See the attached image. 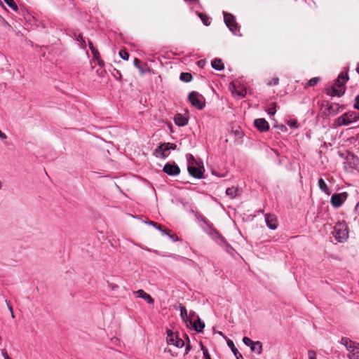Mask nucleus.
<instances>
[{
	"mask_svg": "<svg viewBox=\"0 0 359 359\" xmlns=\"http://www.w3.org/2000/svg\"><path fill=\"white\" fill-rule=\"evenodd\" d=\"M198 219H201L202 222H203L205 224H208V221L207 220V219H206L205 217H203V215H200L198 217Z\"/></svg>",
	"mask_w": 359,
	"mask_h": 359,
	"instance_id": "47",
	"label": "nucleus"
},
{
	"mask_svg": "<svg viewBox=\"0 0 359 359\" xmlns=\"http://www.w3.org/2000/svg\"><path fill=\"white\" fill-rule=\"evenodd\" d=\"M98 60V65L100 66V67H103L104 65V62L101 60Z\"/></svg>",
	"mask_w": 359,
	"mask_h": 359,
	"instance_id": "50",
	"label": "nucleus"
},
{
	"mask_svg": "<svg viewBox=\"0 0 359 359\" xmlns=\"http://www.w3.org/2000/svg\"><path fill=\"white\" fill-rule=\"evenodd\" d=\"M348 80L347 72H341L332 86L327 87L325 92L331 97H341L346 92L345 84Z\"/></svg>",
	"mask_w": 359,
	"mask_h": 359,
	"instance_id": "1",
	"label": "nucleus"
},
{
	"mask_svg": "<svg viewBox=\"0 0 359 359\" xmlns=\"http://www.w3.org/2000/svg\"><path fill=\"white\" fill-rule=\"evenodd\" d=\"M356 72L359 74V63L357 64Z\"/></svg>",
	"mask_w": 359,
	"mask_h": 359,
	"instance_id": "58",
	"label": "nucleus"
},
{
	"mask_svg": "<svg viewBox=\"0 0 359 359\" xmlns=\"http://www.w3.org/2000/svg\"><path fill=\"white\" fill-rule=\"evenodd\" d=\"M204 327H205L204 322H203L201 320V318L198 316L197 320L193 324L194 330L196 332L200 333V332H203Z\"/></svg>",
	"mask_w": 359,
	"mask_h": 359,
	"instance_id": "19",
	"label": "nucleus"
},
{
	"mask_svg": "<svg viewBox=\"0 0 359 359\" xmlns=\"http://www.w3.org/2000/svg\"><path fill=\"white\" fill-rule=\"evenodd\" d=\"M279 83V79L276 77L273 78L269 83H268L269 86H276Z\"/></svg>",
	"mask_w": 359,
	"mask_h": 359,
	"instance_id": "42",
	"label": "nucleus"
},
{
	"mask_svg": "<svg viewBox=\"0 0 359 359\" xmlns=\"http://www.w3.org/2000/svg\"><path fill=\"white\" fill-rule=\"evenodd\" d=\"M359 120V114L356 111H348L334 121L333 125L335 127L348 126Z\"/></svg>",
	"mask_w": 359,
	"mask_h": 359,
	"instance_id": "2",
	"label": "nucleus"
},
{
	"mask_svg": "<svg viewBox=\"0 0 359 359\" xmlns=\"http://www.w3.org/2000/svg\"><path fill=\"white\" fill-rule=\"evenodd\" d=\"M238 95L240 96V97H244L245 95V93L241 92V93H238Z\"/></svg>",
	"mask_w": 359,
	"mask_h": 359,
	"instance_id": "54",
	"label": "nucleus"
},
{
	"mask_svg": "<svg viewBox=\"0 0 359 359\" xmlns=\"http://www.w3.org/2000/svg\"><path fill=\"white\" fill-rule=\"evenodd\" d=\"M146 224H148L149 225H151L153 226L154 227H155L156 229H157L158 230H161L162 229V226L161 224H158V223L156 222H154L153 221H149V222H146Z\"/></svg>",
	"mask_w": 359,
	"mask_h": 359,
	"instance_id": "38",
	"label": "nucleus"
},
{
	"mask_svg": "<svg viewBox=\"0 0 359 359\" xmlns=\"http://www.w3.org/2000/svg\"><path fill=\"white\" fill-rule=\"evenodd\" d=\"M198 17L201 18V20H202L203 23L205 26L210 25V24L211 22V20H210V18L208 16H207L205 14L199 13H198Z\"/></svg>",
	"mask_w": 359,
	"mask_h": 359,
	"instance_id": "28",
	"label": "nucleus"
},
{
	"mask_svg": "<svg viewBox=\"0 0 359 359\" xmlns=\"http://www.w3.org/2000/svg\"><path fill=\"white\" fill-rule=\"evenodd\" d=\"M254 126L261 133H264L269 130V124L264 118H256L254 121Z\"/></svg>",
	"mask_w": 359,
	"mask_h": 359,
	"instance_id": "12",
	"label": "nucleus"
},
{
	"mask_svg": "<svg viewBox=\"0 0 359 359\" xmlns=\"http://www.w3.org/2000/svg\"><path fill=\"white\" fill-rule=\"evenodd\" d=\"M74 39L78 41L81 48L85 49L86 48V42L81 33L74 32Z\"/></svg>",
	"mask_w": 359,
	"mask_h": 359,
	"instance_id": "20",
	"label": "nucleus"
},
{
	"mask_svg": "<svg viewBox=\"0 0 359 359\" xmlns=\"http://www.w3.org/2000/svg\"><path fill=\"white\" fill-rule=\"evenodd\" d=\"M343 107H341L339 104L332 103L327 106V109L329 111L330 115L334 116L343 110Z\"/></svg>",
	"mask_w": 359,
	"mask_h": 359,
	"instance_id": "18",
	"label": "nucleus"
},
{
	"mask_svg": "<svg viewBox=\"0 0 359 359\" xmlns=\"http://www.w3.org/2000/svg\"><path fill=\"white\" fill-rule=\"evenodd\" d=\"M308 356H309V359H317L316 358V353L313 350H309L308 351Z\"/></svg>",
	"mask_w": 359,
	"mask_h": 359,
	"instance_id": "40",
	"label": "nucleus"
},
{
	"mask_svg": "<svg viewBox=\"0 0 359 359\" xmlns=\"http://www.w3.org/2000/svg\"><path fill=\"white\" fill-rule=\"evenodd\" d=\"M1 187H2V183H1V182L0 181V189H1Z\"/></svg>",
	"mask_w": 359,
	"mask_h": 359,
	"instance_id": "62",
	"label": "nucleus"
},
{
	"mask_svg": "<svg viewBox=\"0 0 359 359\" xmlns=\"http://www.w3.org/2000/svg\"><path fill=\"white\" fill-rule=\"evenodd\" d=\"M226 342H227L228 346L231 348L233 355H237V354L238 353V350L235 346L233 341L231 339H227Z\"/></svg>",
	"mask_w": 359,
	"mask_h": 359,
	"instance_id": "30",
	"label": "nucleus"
},
{
	"mask_svg": "<svg viewBox=\"0 0 359 359\" xmlns=\"http://www.w3.org/2000/svg\"><path fill=\"white\" fill-rule=\"evenodd\" d=\"M318 182L319 189L323 192L326 194L327 195H330V191L329 190V188H328L326 182L324 181V180L323 178H319Z\"/></svg>",
	"mask_w": 359,
	"mask_h": 359,
	"instance_id": "22",
	"label": "nucleus"
},
{
	"mask_svg": "<svg viewBox=\"0 0 359 359\" xmlns=\"http://www.w3.org/2000/svg\"><path fill=\"white\" fill-rule=\"evenodd\" d=\"M212 67L217 71H222L224 69V65L222 63V61L219 58H215L212 61L211 63Z\"/></svg>",
	"mask_w": 359,
	"mask_h": 359,
	"instance_id": "21",
	"label": "nucleus"
},
{
	"mask_svg": "<svg viewBox=\"0 0 359 359\" xmlns=\"http://www.w3.org/2000/svg\"><path fill=\"white\" fill-rule=\"evenodd\" d=\"M159 231L162 233L163 235H166V236H168L170 232V230L163 229V226H162L161 230H159Z\"/></svg>",
	"mask_w": 359,
	"mask_h": 359,
	"instance_id": "46",
	"label": "nucleus"
},
{
	"mask_svg": "<svg viewBox=\"0 0 359 359\" xmlns=\"http://www.w3.org/2000/svg\"><path fill=\"white\" fill-rule=\"evenodd\" d=\"M348 193L346 191L334 194L331 196L330 203L334 208H339L348 198Z\"/></svg>",
	"mask_w": 359,
	"mask_h": 359,
	"instance_id": "6",
	"label": "nucleus"
},
{
	"mask_svg": "<svg viewBox=\"0 0 359 359\" xmlns=\"http://www.w3.org/2000/svg\"><path fill=\"white\" fill-rule=\"evenodd\" d=\"M163 171L168 175L177 176L180 173V168L175 163H167L163 166Z\"/></svg>",
	"mask_w": 359,
	"mask_h": 359,
	"instance_id": "9",
	"label": "nucleus"
},
{
	"mask_svg": "<svg viewBox=\"0 0 359 359\" xmlns=\"http://www.w3.org/2000/svg\"><path fill=\"white\" fill-rule=\"evenodd\" d=\"M134 66L139 69L141 74L144 73V70L142 67L140 65V60L137 58H135L133 60Z\"/></svg>",
	"mask_w": 359,
	"mask_h": 359,
	"instance_id": "34",
	"label": "nucleus"
},
{
	"mask_svg": "<svg viewBox=\"0 0 359 359\" xmlns=\"http://www.w3.org/2000/svg\"><path fill=\"white\" fill-rule=\"evenodd\" d=\"M275 128H277L280 132L285 133L287 131V128L285 126L280 124V125H276L274 126Z\"/></svg>",
	"mask_w": 359,
	"mask_h": 359,
	"instance_id": "41",
	"label": "nucleus"
},
{
	"mask_svg": "<svg viewBox=\"0 0 359 359\" xmlns=\"http://www.w3.org/2000/svg\"><path fill=\"white\" fill-rule=\"evenodd\" d=\"M201 349L203 351V355L205 357V359H212L210 358V354L208 353V349L203 344L201 345Z\"/></svg>",
	"mask_w": 359,
	"mask_h": 359,
	"instance_id": "37",
	"label": "nucleus"
},
{
	"mask_svg": "<svg viewBox=\"0 0 359 359\" xmlns=\"http://www.w3.org/2000/svg\"><path fill=\"white\" fill-rule=\"evenodd\" d=\"M276 102L271 103L269 107L266 109L267 113L270 115H274L276 112Z\"/></svg>",
	"mask_w": 359,
	"mask_h": 359,
	"instance_id": "32",
	"label": "nucleus"
},
{
	"mask_svg": "<svg viewBox=\"0 0 359 359\" xmlns=\"http://www.w3.org/2000/svg\"><path fill=\"white\" fill-rule=\"evenodd\" d=\"M219 244L223 245V247L224 248V250L230 253L231 251L233 250L232 247L226 241L225 238L221 236V235H219Z\"/></svg>",
	"mask_w": 359,
	"mask_h": 359,
	"instance_id": "23",
	"label": "nucleus"
},
{
	"mask_svg": "<svg viewBox=\"0 0 359 359\" xmlns=\"http://www.w3.org/2000/svg\"><path fill=\"white\" fill-rule=\"evenodd\" d=\"M8 309L9 310V311H10V312L13 311L12 306H9V307L8 308Z\"/></svg>",
	"mask_w": 359,
	"mask_h": 359,
	"instance_id": "59",
	"label": "nucleus"
},
{
	"mask_svg": "<svg viewBox=\"0 0 359 359\" xmlns=\"http://www.w3.org/2000/svg\"><path fill=\"white\" fill-rule=\"evenodd\" d=\"M165 147H168L170 150H175L177 148V145L175 143L167 142Z\"/></svg>",
	"mask_w": 359,
	"mask_h": 359,
	"instance_id": "44",
	"label": "nucleus"
},
{
	"mask_svg": "<svg viewBox=\"0 0 359 359\" xmlns=\"http://www.w3.org/2000/svg\"><path fill=\"white\" fill-rule=\"evenodd\" d=\"M217 333L219 335L222 336L224 338H225V339L226 338V337L223 334V332H221V331H218Z\"/></svg>",
	"mask_w": 359,
	"mask_h": 359,
	"instance_id": "53",
	"label": "nucleus"
},
{
	"mask_svg": "<svg viewBox=\"0 0 359 359\" xmlns=\"http://www.w3.org/2000/svg\"><path fill=\"white\" fill-rule=\"evenodd\" d=\"M341 342H342V344H343L344 345V344H346V341H343L342 339H341Z\"/></svg>",
	"mask_w": 359,
	"mask_h": 359,
	"instance_id": "63",
	"label": "nucleus"
},
{
	"mask_svg": "<svg viewBox=\"0 0 359 359\" xmlns=\"http://www.w3.org/2000/svg\"><path fill=\"white\" fill-rule=\"evenodd\" d=\"M353 108L355 109L359 110V94L356 95L354 99Z\"/></svg>",
	"mask_w": 359,
	"mask_h": 359,
	"instance_id": "39",
	"label": "nucleus"
},
{
	"mask_svg": "<svg viewBox=\"0 0 359 359\" xmlns=\"http://www.w3.org/2000/svg\"><path fill=\"white\" fill-rule=\"evenodd\" d=\"M244 344L250 346L252 351H257L258 354H261L262 352V344L259 341H253L248 337H244L243 339Z\"/></svg>",
	"mask_w": 359,
	"mask_h": 359,
	"instance_id": "8",
	"label": "nucleus"
},
{
	"mask_svg": "<svg viewBox=\"0 0 359 359\" xmlns=\"http://www.w3.org/2000/svg\"><path fill=\"white\" fill-rule=\"evenodd\" d=\"M236 357V359H243V355L238 352L237 355H235Z\"/></svg>",
	"mask_w": 359,
	"mask_h": 359,
	"instance_id": "52",
	"label": "nucleus"
},
{
	"mask_svg": "<svg viewBox=\"0 0 359 359\" xmlns=\"http://www.w3.org/2000/svg\"><path fill=\"white\" fill-rule=\"evenodd\" d=\"M265 222L266 226L271 230L277 229V219L274 215L266 214L265 215Z\"/></svg>",
	"mask_w": 359,
	"mask_h": 359,
	"instance_id": "14",
	"label": "nucleus"
},
{
	"mask_svg": "<svg viewBox=\"0 0 359 359\" xmlns=\"http://www.w3.org/2000/svg\"><path fill=\"white\" fill-rule=\"evenodd\" d=\"M117 76H119V78H118V79H119V80H120V79H121V77H122V75H121V72H120L119 71H118V70H117Z\"/></svg>",
	"mask_w": 359,
	"mask_h": 359,
	"instance_id": "56",
	"label": "nucleus"
},
{
	"mask_svg": "<svg viewBox=\"0 0 359 359\" xmlns=\"http://www.w3.org/2000/svg\"><path fill=\"white\" fill-rule=\"evenodd\" d=\"M134 293L137 297L144 299L149 304H153L154 303L153 297L142 289L135 291Z\"/></svg>",
	"mask_w": 359,
	"mask_h": 359,
	"instance_id": "15",
	"label": "nucleus"
},
{
	"mask_svg": "<svg viewBox=\"0 0 359 359\" xmlns=\"http://www.w3.org/2000/svg\"><path fill=\"white\" fill-rule=\"evenodd\" d=\"M88 46L89 48L90 49V51L93 55V57L96 60H98L100 58V53L97 49H96L93 43L90 41H88Z\"/></svg>",
	"mask_w": 359,
	"mask_h": 359,
	"instance_id": "26",
	"label": "nucleus"
},
{
	"mask_svg": "<svg viewBox=\"0 0 359 359\" xmlns=\"http://www.w3.org/2000/svg\"><path fill=\"white\" fill-rule=\"evenodd\" d=\"M11 317H12L13 318H15V315H14L13 311L11 312Z\"/></svg>",
	"mask_w": 359,
	"mask_h": 359,
	"instance_id": "60",
	"label": "nucleus"
},
{
	"mask_svg": "<svg viewBox=\"0 0 359 359\" xmlns=\"http://www.w3.org/2000/svg\"><path fill=\"white\" fill-rule=\"evenodd\" d=\"M4 2L13 11H17L18 7L13 0H4Z\"/></svg>",
	"mask_w": 359,
	"mask_h": 359,
	"instance_id": "33",
	"label": "nucleus"
},
{
	"mask_svg": "<svg viewBox=\"0 0 359 359\" xmlns=\"http://www.w3.org/2000/svg\"><path fill=\"white\" fill-rule=\"evenodd\" d=\"M346 163L349 165L350 168L358 169L359 158L353 154H350L346 158Z\"/></svg>",
	"mask_w": 359,
	"mask_h": 359,
	"instance_id": "16",
	"label": "nucleus"
},
{
	"mask_svg": "<svg viewBox=\"0 0 359 359\" xmlns=\"http://www.w3.org/2000/svg\"><path fill=\"white\" fill-rule=\"evenodd\" d=\"M166 143L160 144L154 150V155L156 158H165L169 155L168 147H165Z\"/></svg>",
	"mask_w": 359,
	"mask_h": 359,
	"instance_id": "11",
	"label": "nucleus"
},
{
	"mask_svg": "<svg viewBox=\"0 0 359 359\" xmlns=\"http://www.w3.org/2000/svg\"><path fill=\"white\" fill-rule=\"evenodd\" d=\"M191 349V346L189 344H187L185 348V354H187Z\"/></svg>",
	"mask_w": 359,
	"mask_h": 359,
	"instance_id": "48",
	"label": "nucleus"
},
{
	"mask_svg": "<svg viewBox=\"0 0 359 359\" xmlns=\"http://www.w3.org/2000/svg\"><path fill=\"white\" fill-rule=\"evenodd\" d=\"M180 79L182 81L188 83L192 80L193 76H192L191 74H190V73L182 72V73H181V74L180 76Z\"/></svg>",
	"mask_w": 359,
	"mask_h": 359,
	"instance_id": "25",
	"label": "nucleus"
},
{
	"mask_svg": "<svg viewBox=\"0 0 359 359\" xmlns=\"http://www.w3.org/2000/svg\"><path fill=\"white\" fill-rule=\"evenodd\" d=\"M334 236L339 242H343L348 238V231L346 229H341L338 226L334 227L333 232Z\"/></svg>",
	"mask_w": 359,
	"mask_h": 359,
	"instance_id": "13",
	"label": "nucleus"
},
{
	"mask_svg": "<svg viewBox=\"0 0 359 359\" xmlns=\"http://www.w3.org/2000/svg\"><path fill=\"white\" fill-rule=\"evenodd\" d=\"M320 81V77H313L306 83L305 88H307L309 86H315Z\"/></svg>",
	"mask_w": 359,
	"mask_h": 359,
	"instance_id": "29",
	"label": "nucleus"
},
{
	"mask_svg": "<svg viewBox=\"0 0 359 359\" xmlns=\"http://www.w3.org/2000/svg\"><path fill=\"white\" fill-rule=\"evenodd\" d=\"M194 314H195V313H194V312H193V313H190V315H191V316H194Z\"/></svg>",
	"mask_w": 359,
	"mask_h": 359,
	"instance_id": "64",
	"label": "nucleus"
},
{
	"mask_svg": "<svg viewBox=\"0 0 359 359\" xmlns=\"http://www.w3.org/2000/svg\"><path fill=\"white\" fill-rule=\"evenodd\" d=\"M355 211L359 214V202L356 204L355 207Z\"/></svg>",
	"mask_w": 359,
	"mask_h": 359,
	"instance_id": "51",
	"label": "nucleus"
},
{
	"mask_svg": "<svg viewBox=\"0 0 359 359\" xmlns=\"http://www.w3.org/2000/svg\"><path fill=\"white\" fill-rule=\"evenodd\" d=\"M174 123L178 126H184L188 123V118L181 114H177L173 118Z\"/></svg>",
	"mask_w": 359,
	"mask_h": 359,
	"instance_id": "17",
	"label": "nucleus"
},
{
	"mask_svg": "<svg viewBox=\"0 0 359 359\" xmlns=\"http://www.w3.org/2000/svg\"><path fill=\"white\" fill-rule=\"evenodd\" d=\"M168 257H172L177 260H187V259L185 257H183L179 256V255H172V254L169 255Z\"/></svg>",
	"mask_w": 359,
	"mask_h": 359,
	"instance_id": "43",
	"label": "nucleus"
},
{
	"mask_svg": "<svg viewBox=\"0 0 359 359\" xmlns=\"http://www.w3.org/2000/svg\"><path fill=\"white\" fill-rule=\"evenodd\" d=\"M187 170L189 172V174L192 176L193 177L196 179H203V172H204V168L202 167H196L195 165H188Z\"/></svg>",
	"mask_w": 359,
	"mask_h": 359,
	"instance_id": "10",
	"label": "nucleus"
},
{
	"mask_svg": "<svg viewBox=\"0 0 359 359\" xmlns=\"http://www.w3.org/2000/svg\"><path fill=\"white\" fill-rule=\"evenodd\" d=\"M343 341H346V348L350 351V354L348 355V358L352 359H357L358 355L355 357V355L359 353V344H355L352 341H348L347 338H342Z\"/></svg>",
	"mask_w": 359,
	"mask_h": 359,
	"instance_id": "7",
	"label": "nucleus"
},
{
	"mask_svg": "<svg viewBox=\"0 0 359 359\" xmlns=\"http://www.w3.org/2000/svg\"><path fill=\"white\" fill-rule=\"evenodd\" d=\"M186 158L188 165H195L196 164V161L191 154H187Z\"/></svg>",
	"mask_w": 359,
	"mask_h": 359,
	"instance_id": "31",
	"label": "nucleus"
},
{
	"mask_svg": "<svg viewBox=\"0 0 359 359\" xmlns=\"http://www.w3.org/2000/svg\"><path fill=\"white\" fill-rule=\"evenodd\" d=\"M223 14L224 20L227 27L233 34H238V32L240 31V27L238 26L234 15L226 12H223Z\"/></svg>",
	"mask_w": 359,
	"mask_h": 359,
	"instance_id": "4",
	"label": "nucleus"
},
{
	"mask_svg": "<svg viewBox=\"0 0 359 359\" xmlns=\"http://www.w3.org/2000/svg\"><path fill=\"white\" fill-rule=\"evenodd\" d=\"M5 302H6V305H7L8 308L9 307V306H11V304H10V302H9V301H8L7 299H5Z\"/></svg>",
	"mask_w": 359,
	"mask_h": 359,
	"instance_id": "57",
	"label": "nucleus"
},
{
	"mask_svg": "<svg viewBox=\"0 0 359 359\" xmlns=\"http://www.w3.org/2000/svg\"><path fill=\"white\" fill-rule=\"evenodd\" d=\"M6 137H7L6 135L0 130V138L1 140H5V139H6Z\"/></svg>",
	"mask_w": 359,
	"mask_h": 359,
	"instance_id": "49",
	"label": "nucleus"
},
{
	"mask_svg": "<svg viewBox=\"0 0 359 359\" xmlns=\"http://www.w3.org/2000/svg\"><path fill=\"white\" fill-rule=\"evenodd\" d=\"M119 56L124 60H128L129 58V53L126 50H121L119 51Z\"/></svg>",
	"mask_w": 359,
	"mask_h": 359,
	"instance_id": "36",
	"label": "nucleus"
},
{
	"mask_svg": "<svg viewBox=\"0 0 359 359\" xmlns=\"http://www.w3.org/2000/svg\"><path fill=\"white\" fill-rule=\"evenodd\" d=\"M188 100L195 108L202 110L205 106V99L203 96L196 91H192L189 94Z\"/></svg>",
	"mask_w": 359,
	"mask_h": 359,
	"instance_id": "3",
	"label": "nucleus"
},
{
	"mask_svg": "<svg viewBox=\"0 0 359 359\" xmlns=\"http://www.w3.org/2000/svg\"><path fill=\"white\" fill-rule=\"evenodd\" d=\"M287 125L291 128H297L299 126V124L297 123V121L295 119H290L287 121Z\"/></svg>",
	"mask_w": 359,
	"mask_h": 359,
	"instance_id": "35",
	"label": "nucleus"
},
{
	"mask_svg": "<svg viewBox=\"0 0 359 359\" xmlns=\"http://www.w3.org/2000/svg\"><path fill=\"white\" fill-rule=\"evenodd\" d=\"M1 20H2V21H5V20H4V18L0 15V22H1Z\"/></svg>",
	"mask_w": 359,
	"mask_h": 359,
	"instance_id": "61",
	"label": "nucleus"
},
{
	"mask_svg": "<svg viewBox=\"0 0 359 359\" xmlns=\"http://www.w3.org/2000/svg\"><path fill=\"white\" fill-rule=\"evenodd\" d=\"M226 194L229 196L231 198H235L238 194V189L236 187H229L226 189Z\"/></svg>",
	"mask_w": 359,
	"mask_h": 359,
	"instance_id": "24",
	"label": "nucleus"
},
{
	"mask_svg": "<svg viewBox=\"0 0 359 359\" xmlns=\"http://www.w3.org/2000/svg\"><path fill=\"white\" fill-rule=\"evenodd\" d=\"M168 236L170 238V240H172L174 242H175L178 240V238L177 237V236L175 234H170L169 233Z\"/></svg>",
	"mask_w": 359,
	"mask_h": 359,
	"instance_id": "45",
	"label": "nucleus"
},
{
	"mask_svg": "<svg viewBox=\"0 0 359 359\" xmlns=\"http://www.w3.org/2000/svg\"><path fill=\"white\" fill-rule=\"evenodd\" d=\"M180 309L181 318H182V320L184 322L187 323V311L186 307L184 305L180 304Z\"/></svg>",
	"mask_w": 359,
	"mask_h": 359,
	"instance_id": "27",
	"label": "nucleus"
},
{
	"mask_svg": "<svg viewBox=\"0 0 359 359\" xmlns=\"http://www.w3.org/2000/svg\"><path fill=\"white\" fill-rule=\"evenodd\" d=\"M166 333V341L168 344L173 345L177 348H182L184 346V341L179 338L177 334H175L170 330H168Z\"/></svg>",
	"mask_w": 359,
	"mask_h": 359,
	"instance_id": "5",
	"label": "nucleus"
},
{
	"mask_svg": "<svg viewBox=\"0 0 359 359\" xmlns=\"http://www.w3.org/2000/svg\"><path fill=\"white\" fill-rule=\"evenodd\" d=\"M117 76H119V78H118V79H119V80H120V79H121V77H122V75H121V72H120L119 71H118V70H117Z\"/></svg>",
	"mask_w": 359,
	"mask_h": 359,
	"instance_id": "55",
	"label": "nucleus"
}]
</instances>
